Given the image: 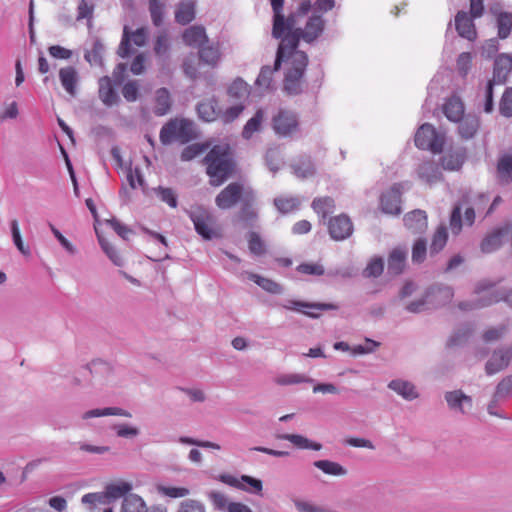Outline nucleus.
I'll return each instance as SVG.
<instances>
[{"mask_svg":"<svg viewBox=\"0 0 512 512\" xmlns=\"http://www.w3.org/2000/svg\"><path fill=\"white\" fill-rule=\"evenodd\" d=\"M270 4L273 13L271 35L280 40L275 59V68L279 69L286 53L299 51L298 18L307 15L312 4L309 0H304L288 15L284 14V0H270Z\"/></svg>","mask_w":512,"mask_h":512,"instance_id":"1","label":"nucleus"},{"mask_svg":"<svg viewBox=\"0 0 512 512\" xmlns=\"http://www.w3.org/2000/svg\"><path fill=\"white\" fill-rule=\"evenodd\" d=\"M282 62L286 63L283 80V90L290 96H296L304 91V74L308 65V56L303 51L286 53Z\"/></svg>","mask_w":512,"mask_h":512,"instance_id":"2","label":"nucleus"},{"mask_svg":"<svg viewBox=\"0 0 512 512\" xmlns=\"http://www.w3.org/2000/svg\"><path fill=\"white\" fill-rule=\"evenodd\" d=\"M207 174L213 186L221 185L232 171V162L227 145H215L205 156Z\"/></svg>","mask_w":512,"mask_h":512,"instance_id":"3","label":"nucleus"},{"mask_svg":"<svg viewBox=\"0 0 512 512\" xmlns=\"http://www.w3.org/2000/svg\"><path fill=\"white\" fill-rule=\"evenodd\" d=\"M494 285L495 284L489 280H482L478 282L475 286V294L481 295L485 292L487 293L476 301H462L459 303L458 307L461 310L468 311L480 309L500 301H504L512 308V290L504 288L491 290Z\"/></svg>","mask_w":512,"mask_h":512,"instance_id":"4","label":"nucleus"},{"mask_svg":"<svg viewBox=\"0 0 512 512\" xmlns=\"http://www.w3.org/2000/svg\"><path fill=\"white\" fill-rule=\"evenodd\" d=\"M271 127L279 138L293 139L300 134L298 114L289 109H279L271 119Z\"/></svg>","mask_w":512,"mask_h":512,"instance_id":"5","label":"nucleus"},{"mask_svg":"<svg viewBox=\"0 0 512 512\" xmlns=\"http://www.w3.org/2000/svg\"><path fill=\"white\" fill-rule=\"evenodd\" d=\"M255 192L250 186L241 182L228 184L215 198L216 206L221 210H229Z\"/></svg>","mask_w":512,"mask_h":512,"instance_id":"6","label":"nucleus"},{"mask_svg":"<svg viewBox=\"0 0 512 512\" xmlns=\"http://www.w3.org/2000/svg\"><path fill=\"white\" fill-rule=\"evenodd\" d=\"M415 145L422 150L441 153L445 144V135L437 131L431 124H422L414 138Z\"/></svg>","mask_w":512,"mask_h":512,"instance_id":"7","label":"nucleus"},{"mask_svg":"<svg viewBox=\"0 0 512 512\" xmlns=\"http://www.w3.org/2000/svg\"><path fill=\"white\" fill-rule=\"evenodd\" d=\"M148 35V30L145 27L131 31L128 26H124L117 54L121 58L129 57L133 53V50L131 49V42L138 47H142L146 44Z\"/></svg>","mask_w":512,"mask_h":512,"instance_id":"8","label":"nucleus"},{"mask_svg":"<svg viewBox=\"0 0 512 512\" xmlns=\"http://www.w3.org/2000/svg\"><path fill=\"white\" fill-rule=\"evenodd\" d=\"M188 215L194 224L196 232L206 240L214 237L212 224L213 216L203 207H195L188 211Z\"/></svg>","mask_w":512,"mask_h":512,"instance_id":"9","label":"nucleus"},{"mask_svg":"<svg viewBox=\"0 0 512 512\" xmlns=\"http://www.w3.org/2000/svg\"><path fill=\"white\" fill-rule=\"evenodd\" d=\"M278 307H282L286 310H291L299 313H303L304 315L316 319L319 317V314L306 311L304 309H313V310H320V311H327V310H336L338 309V306L332 303H312V302H305L301 300H293V299H287L283 302H279L276 304Z\"/></svg>","mask_w":512,"mask_h":512,"instance_id":"10","label":"nucleus"},{"mask_svg":"<svg viewBox=\"0 0 512 512\" xmlns=\"http://www.w3.org/2000/svg\"><path fill=\"white\" fill-rule=\"evenodd\" d=\"M326 21L322 15L312 13L304 25L298 27L299 41L303 40L308 44L314 43L324 32Z\"/></svg>","mask_w":512,"mask_h":512,"instance_id":"11","label":"nucleus"},{"mask_svg":"<svg viewBox=\"0 0 512 512\" xmlns=\"http://www.w3.org/2000/svg\"><path fill=\"white\" fill-rule=\"evenodd\" d=\"M256 193L253 192L250 196L245 197L241 203V207L236 215V220L241 222L245 228H253L258 221V211L255 207Z\"/></svg>","mask_w":512,"mask_h":512,"instance_id":"12","label":"nucleus"},{"mask_svg":"<svg viewBox=\"0 0 512 512\" xmlns=\"http://www.w3.org/2000/svg\"><path fill=\"white\" fill-rule=\"evenodd\" d=\"M402 184H394L380 198L382 211L386 214L399 215L401 213Z\"/></svg>","mask_w":512,"mask_h":512,"instance_id":"13","label":"nucleus"},{"mask_svg":"<svg viewBox=\"0 0 512 512\" xmlns=\"http://www.w3.org/2000/svg\"><path fill=\"white\" fill-rule=\"evenodd\" d=\"M512 359V346L495 350L485 365L487 375H494L506 368Z\"/></svg>","mask_w":512,"mask_h":512,"instance_id":"14","label":"nucleus"},{"mask_svg":"<svg viewBox=\"0 0 512 512\" xmlns=\"http://www.w3.org/2000/svg\"><path fill=\"white\" fill-rule=\"evenodd\" d=\"M328 230L332 239L341 241L352 234L353 225L350 218L342 214L330 219Z\"/></svg>","mask_w":512,"mask_h":512,"instance_id":"15","label":"nucleus"},{"mask_svg":"<svg viewBox=\"0 0 512 512\" xmlns=\"http://www.w3.org/2000/svg\"><path fill=\"white\" fill-rule=\"evenodd\" d=\"M512 71V57L501 54L494 61L493 78L488 81L492 85H503Z\"/></svg>","mask_w":512,"mask_h":512,"instance_id":"16","label":"nucleus"},{"mask_svg":"<svg viewBox=\"0 0 512 512\" xmlns=\"http://www.w3.org/2000/svg\"><path fill=\"white\" fill-rule=\"evenodd\" d=\"M472 18L466 11H458L455 16V29L459 36L469 41H473L477 37L476 27Z\"/></svg>","mask_w":512,"mask_h":512,"instance_id":"17","label":"nucleus"},{"mask_svg":"<svg viewBox=\"0 0 512 512\" xmlns=\"http://www.w3.org/2000/svg\"><path fill=\"white\" fill-rule=\"evenodd\" d=\"M417 175L423 182L432 185L442 179V172L438 163L434 160H425L419 164Z\"/></svg>","mask_w":512,"mask_h":512,"instance_id":"18","label":"nucleus"},{"mask_svg":"<svg viewBox=\"0 0 512 512\" xmlns=\"http://www.w3.org/2000/svg\"><path fill=\"white\" fill-rule=\"evenodd\" d=\"M511 232V224H506L487 235L481 242V250L484 253L496 251L502 245L503 238Z\"/></svg>","mask_w":512,"mask_h":512,"instance_id":"19","label":"nucleus"},{"mask_svg":"<svg viewBox=\"0 0 512 512\" xmlns=\"http://www.w3.org/2000/svg\"><path fill=\"white\" fill-rule=\"evenodd\" d=\"M292 173L299 179H307L315 175L316 168L309 155H300L290 164Z\"/></svg>","mask_w":512,"mask_h":512,"instance_id":"20","label":"nucleus"},{"mask_svg":"<svg viewBox=\"0 0 512 512\" xmlns=\"http://www.w3.org/2000/svg\"><path fill=\"white\" fill-rule=\"evenodd\" d=\"M198 117L204 122L215 121L221 113L216 97L204 99L196 106Z\"/></svg>","mask_w":512,"mask_h":512,"instance_id":"21","label":"nucleus"},{"mask_svg":"<svg viewBox=\"0 0 512 512\" xmlns=\"http://www.w3.org/2000/svg\"><path fill=\"white\" fill-rule=\"evenodd\" d=\"M405 227L412 233H423L428 226L427 215L424 210L416 209L407 213L404 218Z\"/></svg>","mask_w":512,"mask_h":512,"instance_id":"22","label":"nucleus"},{"mask_svg":"<svg viewBox=\"0 0 512 512\" xmlns=\"http://www.w3.org/2000/svg\"><path fill=\"white\" fill-rule=\"evenodd\" d=\"M199 59L202 63L211 67H216L221 59V52L219 43L206 42L198 51Z\"/></svg>","mask_w":512,"mask_h":512,"instance_id":"23","label":"nucleus"},{"mask_svg":"<svg viewBox=\"0 0 512 512\" xmlns=\"http://www.w3.org/2000/svg\"><path fill=\"white\" fill-rule=\"evenodd\" d=\"M388 388L407 401H413L419 397L415 385L407 380L393 379L388 383Z\"/></svg>","mask_w":512,"mask_h":512,"instance_id":"24","label":"nucleus"},{"mask_svg":"<svg viewBox=\"0 0 512 512\" xmlns=\"http://www.w3.org/2000/svg\"><path fill=\"white\" fill-rule=\"evenodd\" d=\"M59 80L64 90L71 96L77 94L79 75L75 67L67 66L59 70Z\"/></svg>","mask_w":512,"mask_h":512,"instance_id":"25","label":"nucleus"},{"mask_svg":"<svg viewBox=\"0 0 512 512\" xmlns=\"http://www.w3.org/2000/svg\"><path fill=\"white\" fill-rule=\"evenodd\" d=\"M453 295V289L445 285H433L427 289V297L432 300L431 307L446 304L452 299Z\"/></svg>","mask_w":512,"mask_h":512,"instance_id":"26","label":"nucleus"},{"mask_svg":"<svg viewBox=\"0 0 512 512\" xmlns=\"http://www.w3.org/2000/svg\"><path fill=\"white\" fill-rule=\"evenodd\" d=\"M496 180L502 185L506 186L512 182V156L504 154L499 157L496 166Z\"/></svg>","mask_w":512,"mask_h":512,"instance_id":"27","label":"nucleus"},{"mask_svg":"<svg viewBox=\"0 0 512 512\" xmlns=\"http://www.w3.org/2000/svg\"><path fill=\"white\" fill-rule=\"evenodd\" d=\"M445 400L451 409L458 410L461 413H466V406L468 409L472 407L471 397L465 395L460 390L447 392Z\"/></svg>","mask_w":512,"mask_h":512,"instance_id":"28","label":"nucleus"},{"mask_svg":"<svg viewBox=\"0 0 512 512\" xmlns=\"http://www.w3.org/2000/svg\"><path fill=\"white\" fill-rule=\"evenodd\" d=\"M443 113L451 122H458L464 115V104L457 96L448 98L443 104Z\"/></svg>","mask_w":512,"mask_h":512,"instance_id":"29","label":"nucleus"},{"mask_svg":"<svg viewBox=\"0 0 512 512\" xmlns=\"http://www.w3.org/2000/svg\"><path fill=\"white\" fill-rule=\"evenodd\" d=\"M458 122L459 135L466 140L473 138L480 126L479 118L471 114L463 115Z\"/></svg>","mask_w":512,"mask_h":512,"instance_id":"30","label":"nucleus"},{"mask_svg":"<svg viewBox=\"0 0 512 512\" xmlns=\"http://www.w3.org/2000/svg\"><path fill=\"white\" fill-rule=\"evenodd\" d=\"M206 31L202 26H191L183 33V41L186 45L197 47L198 49L208 42Z\"/></svg>","mask_w":512,"mask_h":512,"instance_id":"31","label":"nucleus"},{"mask_svg":"<svg viewBox=\"0 0 512 512\" xmlns=\"http://www.w3.org/2000/svg\"><path fill=\"white\" fill-rule=\"evenodd\" d=\"M407 258V251L402 248H395L388 257V272L392 275H399L403 272Z\"/></svg>","mask_w":512,"mask_h":512,"instance_id":"32","label":"nucleus"},{"mask_svg":"<svg viewBox=\"0 0 512 512\" xmlns=\"http://www.w3.org/2000/svg\"><path fill=\"white\" fill-rule=\"evenodd\" d=\"M99 98L106 106H113L119 100L108 76L102 77L99 80Z\"/></svg>","mask_w":512,"mask_h":512,"instance_id":"33","label":"nucleus"},{"mask_svg":"<svg viewBox=\"0 0 512 512\" xmlns=\"http://www.w3.org/2000/svg\"><path fill=\"white\" fill-rule=\"evenodd\" d=\"M273 204L281 214H288L299 210L301 200L299 197L292 195L278 196L274 198Z\"/></svg>","mask_w":512,"mask_h":512,"instance_id":"34","label":"nucleus"},{"mask_svg":"<svg viewBox=\"0 0 512 512\" xmlns=\"http://www.w3.org/2000/svg\"><path fill=\"white\" fill-rule=\"evenodd\" d=\"M276 438L279 440H287L296 447L301 449H311L319 451L322 448V445L320 443L312 442L308 438L299 434H277Z\"/></svg>","mask_w":512,"mask_h":512,"instance_id":"35","label":"nucleus"},{"mask_svg":"<svg viewBox=\"0 0 512 512\" xmlns=\"http://www.w3.org/2000/svg\"><path fill=\"white\" fill-rule=\"evenodd\" d=\"M103 416H121L126 418H131L132 414L123 408L120 407H106V408H96L89 411H86L83 415V419H90L95 417H103Z\"/></svg>","mask_w":512,"mask_h":512,"instance_id":"36","label":"nucleus"},{"mask_svg":"<svg viewBox=\"0 0 512 512\" xmlns=\"http://www.w3.org/2000/svg\"><path fill=\"white\" fill-rule=\"evenodd\" d=\"M132 484L129 482L121 481L118 483L108 484L105 489V494L107 495V499L109 504L111 501L119 499L121 497H125L130 494L132 490Z\"/></svg>","mask_w":512,"mask_h":512,"instance_id":"37","label":"nucleus"},{"mask_svg":"<svg viewBox=\"0 0 512 512\" xmlns=\"http://www.w3.org/2000/svg\"><path fill=\"white\" fill-rule=\"evenodd\" d=\"M171 108L170 93L166 88H160L156 91L154 113L157 116L166 115Z\"/></svg>","mask_w":512,"mask_h":512,"instance_id":"38","label":"nucleus"},{"mask_svg":"<svg viewBox=\"0 0 512 512\" xmlns=\"http://www.w3.org/2000/svg\"><path fill=\"white\" fill-rule=\"evenodd\" d=\"M121 512H147V505L142 497L130 493L123 499Z\"/></svg>","mask_w":512,"mask_h":512,"instance_id":"39","label":"nucleus"},{"mask_svg":"<svg viewBox=\"0 0 512 512\" xmlns=\"http://www.w3.org/2000/svg\"><path fill=\"white\" fill-rule=\"evenodd\" d=\"M249 279L268 293L276 294V295L283 293V287L279 283L275 282L274 280L265 278L263 276H260L258 274H254V273H251L249 275Z\"/></svg>","mask_w":512,"mask_h":512,"instance_id":"40","label":"nucleus"},{"mask_svg":"<svg viewBox=\"0 0 512 512\" xmlns=\"http://www.w3.org/2000/svg\"><path fill=\"white\" fill-rule=\"evenodd\" d=\"M313 465L327 475L345 476L347 474L345 467L331 460H317Z\"/></svg>","mask_w":512,"mask_h":512,"instance_id":"41","label":"nucleus"},{"mask_svg":"<svg viewBox=\"0 0 512 512\" xmlns=\"http://www.w3.org/2000/svg\"><path fill=\"white\" fill-rule=\"evenodd\" d=\"M313 210L325 219L329 214L334 212L335 204L331 197L315 198L311 204Z\"/></svg>","mask_w":512,"mask_h":512,"instance_id":"42","label":"nucleus"},{"mask_svg":"<svg viewBox=\"0 0 512 512\" xmlns=\"http://www.w3.org/2000/svg\"><path fill=\"white\" fill-rule=\"evenodd\" d=\"M159 138L163 145H169L174 141H178L177 119L170 120L162 126Z\"/></svg>","mask_w":512,"mask_h":512,"instance_id":"43","label":"nucleus"},{"mask_svg":"<svg viewBox=\"0 0 512 512\" xmlns=\"http://www.w3.org/2000/svg\"><path fill=\"white\" fill-rule=\"evenodd\" d=\"M195 18L193 3H181L175 11V20L181 25L190 23Z\"/></svg>","mask_w":512,"mask_h":512,"instance_id":"44","label":"nucleus"},{"mask_svg":"<svg viewBox=\"0 0 512 512\" xmlns=\"http://www.w3.org/2000/svg\"><path fill=\"white\" fill-rule=\"evenodd\" d=\"M116 436L123 439L133 440L140 435V429L137 426L128 423H116L111 426Z\"/></svg>","mask_w":512,"mask_h":512,"instance_id":"45","label":"nucleus"},{"mask_svg":"<svg viewBox=\"0 0 512 512\" xmlns=\"http://www.w3.org/2000/svg\"><path fill=\"white\" fill-rule=\"evenodd\" d=\"M496 23L498 29V37L500 39H506L512 30V13L500 12L497 15Z\"/></svg>","mask_w":512,"mask_h":512,"instance_id":"46","label":"nucleus"},{"mask_svg":"<svg viewBox=\"0 0 512 512\" xmlns=\"http://www.w3.org/2000/svg\"><path fill=\"white\" fill-rule=\"evenodd\" d=\"M263 117V111L261 109L257 110L254 116L245 124L242 131L243 138L250 139L255 132L260 130Z\"/></svg>","mask_w":512,"mask_h":512,"instance_id":"47","label":"nucleus"},{"mask_svg":"<svg viewBox=\"0 0 512 512\" xmlns=\"http://www.w3.org/2000/svg\"><path fill=\"white\" fill-rule=\"evenodd\" d=\"M178 141L187 143L195 137L193 123L187 119L177 120Z\"/></svg>","mask_w":512,"mask_h":512,"instance_id":"48","label":"nucleus"},{"mask_svg":"<svg viewBox=\"0 0 512 512\" xmlns=\"http://www.w3.org/2000/svg\"><path fill=\"white\" fill-rule=\"evenodd\" d=\"M82 504L86 505L89 510H94L99 505H107L109 501L105 492L87 493L81 498Z\"/></svg>","mask_w":512,"mask_h":512,"instance_id":"49","label":"nucleus"},{"mask_svg":"<svg viewBox=\"0 0 512 512\" xmlns=\"http://www.w3.org/2000/svg\"><path fill=\"white\" fill-rule=\"evenodd\" d=\"M228 95L235 99H244L249 95V86L242 78H236L228 87Z\"/></svg>","mask_w":512,"mask_h":512,"instance_id":"50","label":"nucleus"},{"mask_svg":"<svg viewBox=\"0 0 512 512\" xmlns=\"http://www.w3.org/2000/svg\"><path fill=\"white\" fill-rule=\"evenodd\" d=\"M448 240V232L445 226H440L433 235L432 243L430 245L431 254L440 252L446 245Z\"/></svg>","mask_w":512,"mask_h":512,"instance_id":"51","label":"nucleus"},{"mask_svg":"<svg viewBox=\"0 0 512 512\" xmlns=\"http://www.w3.org/2000/svg\"><path fill=\"white\" fill-rule=\"evenodd\" d=\"M170 44L165 32L159 34L154 44L155 55L163 61L169 58Z\"/></svg>","mask_w":512,"mask_h":512,"instance_id":"52","label":"nucleus"},{"mask_svg":"<svg viewBox=\"0 0 512 512\" xmlns=\"http://www.w3.org/2000/svg\"><path fill=\"white\" fill-rule=\"evenodd\" d=\"M464 159L458 153H448L441 158V167L444 170L456 171L463 165Z\"/></svg>","mask_w":512,"mask_h":512,"instance_id":"53","label":"nucleus"},{"mask_svg":"<svg viewBox=\"0 0 512 512\" xmlns=\"http://www.w3.org/2000/svg\"><path fill=\"white\" fill-rule=\"evenodd\" d=\"M105 50L103 43L100 40H95L90 51H87L84 58L91 65L102 64V55Z\"/></svg>","mask_w":512,"mask_h":512,"instance_id":"54","label":"nucleus"},{"mask_svg":"<svg viewBox=\"0 0 512 512\" xmlns=\"http://www.w3.org/2000/svg\"><path fill=\"white\" fill-rule=\"evenodd\" d=\"M314 379L305 376L304 374L299 373H291L284 374L276 379V383L279 385H292V384H300V383H313Z\"/></svg>","mask_w":512,"mask_h":512,"instance_id":"55","label":"nucleus"},{"mask_svg":"<svg viewBox=\"0 0 512 512\" xmlns=\"http://www.w3.org/2000/svg\"><path fill=\"white\" fill-rule=\"evenodd\" d=\"M156 489L159 494L170 498H183L190 494V490L186 487H170L159 484Z\"/></svg>","mask_w":512,"mask_h":512,"instance_id":"56","label":"nucleus"},{"mask_svg":"<svg viewBox=\"0 0 512 512\" xmlns=\"http://www.w3.org/2000/svg\"><path fill=\"white\" fill-rule=\"evenodd\" d=\"M241 480L244 484V489H242L243 491L251 494L261 495L263 490V483L260 479L249 475H241Z\"/></svg>","mask_w":512,"mask_h":512,"instance_id":"57","label":"nucleus"},{"mask_svg":"<svg viewBox=\"0 0 512 512\" xmlns=\"http://www.w3.org/2000/svg\"><path fill=\"white\" fill-rule=\"evenodd\" d=\"M248 247L252 254L256 256H261L265 253V244L262 241L261 237L256 232L248 233Z\"/></svg>","mask_w":512,"mask_h":512,"instance_id":"58","label":"nucleus"},{"mask_svg":"<svg viewBox=\"0 0 512 512\" xmlns=\"http://www.w3.org/2000/svg\"><path fill=\"white\" fill-rule=\"evenodd\" d=\"M512 395V375L503 378L497 385L494 398L495 400L505 399Z\"/></svg>","mask_w":512,"mask_h":512,"instance_id":"59","label":"nucleus"},{"mask_svg":"<svg viewBox=\"0 0 512 512\" xmlns=\"http://www.w3.org/2000/svg\"><path fill=\"white\" fill-rule=\"evenodd\" d=\"M278 69L275 68V66L273 68H271L270 66H263L260 70V73L255 81V84L259 87H263L265 89H269L271 88V84H272V75L275 71H277Z\"/></svg>","mask_w":512,"mask_h":512,"instance_id":"60","label":"nucleus"},{"mask_svg":"<svg viewBox=\"0 0 512 512\" xmlns=\"http://www.w3.org/2000/svg\"><path fill=\"white\" fill-rule=\"evenodd\" d=\"M384 270V262L381 257H376L372 259L366 268L363 271V276L370 278V277H378L382 274Z\"/></svg>","mask_w":512,"mask_h":512,"instance_id":"61","label":"nucleus"},{"mask_svg":"<svg viewBox=\"0 0 512 512\" xmlns=\"http://www.w3.org/2000/svg\"><path fill=\"white\" fill-rule=\"evenodd\" d=\"M472 332L471 327L466 324L463 327L459 328L456 332L448 340V346H457L461 345L467 341L470 334Z\"/></svg>","mask_w":512,"mask_h":512,"instance_id":"62","label":"nucleus"},{"mask_svg":"<svg viewBox=\"0 0 512 512\" xmlns=\"http://www.w3.org/2000/svg\"><path fill=\"white\" fill-rule=\"evenodd\" d=\"M177 512H206V508L199 500L185 499L180 502Z\"/></svg>","mask_w":512,"mask_h":512,"instance_id":"63","label":"nucleus"},{"mask_svg":"<svg viewBox=\"0 0 512 512\" xmlns=\"http://www.w3.org/2000/svg\"><path fill=\"white\" fill-rule=\"evenodd\" d=\"M500 114L505 117L512 116V87L506 88L499 103Z\"/></svg>","mask_w":512,"mask_h":512,"instance_id":"64","label":"nucleus"}]
</instances>
